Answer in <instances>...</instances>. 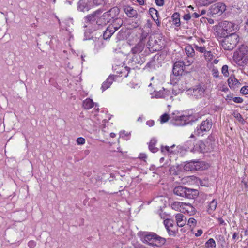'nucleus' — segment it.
I'll return each instance as SVG.
<instances>
[{
  "mask_svg": "<svg viewBox=\"0 0 248 248\" xmlns=\"http://www.w3.org/2000/svg\"><path fill=\"white\" fill-rule=\"evenodd\" d=\"M146 124L149 126L151 127L154 125V121L153 120H149L146 122Z\"/></svg>",
  "mask_w": 248,
  "mask_h": 248,
  "instance_id": "nucleus-57",
  "label": "nucleus"
},
{
  "mask_svg": "<svg viewBox=\"0 0 248 248\" xmlns=\"http://www.w3.org/2000/svg\"><path fill=\"white\" fill-rule=\"evenodd\" d=\"M94 103L93 100L90 98H87L83 103V106L84 108L89 109L93 107Z\"/></svg>",
  "mask_w": 248,
  "mask_h": 248,
  "instance_id": "nucleus-30",
  "label": "nucleus"
},
{
  "mask_svg": "<svg viewBox=\"0 0 248 248\" xmlns=\"http://www.w3.org/2000/svg\"><path fill=\"white\" fill-rule=\"evenodd\" d=\"M193 46H194V49L196 51H197L200 53H205V52L206 51V49H205V46H204L200 45L197 44L196 43H194L193 44Z\"/></svg>",
  "mask_w": 248,
  "mask_h": 248,
  "instance_id": "nucleus-34",
  "label": "nucleus"
},
{
  "mask_svg": "<svg viewBox=\"0 0 248 248\" xmlns=\"http://www.w3.org/2000/svg\"><path fill=\"white\" fill-rule=\"evenodd\" d=\"M128 135V132H126L125 131H122L120 132V137L123 138L124 136H127Z\"/></svg>",
  "mask_w": 248,
  "mask_h": 248,
  "instance_id": "nucleus-59",
  "label": "nucleus"
},
{
  "mask_svg": "<svg viewBox=\"0 0 248 248\" xmlns=\"http://www.w3.org/2000/svg\"><path fill=\"white\" fill-rule=\"evenodd\" d=\"M240 93L244 95L248 94V86L242 87L240 90Z\"/></svg>",
  "mask_w": 248,
  "mask_h": 248,
  "instance_id": "nucleus-47",
  "label": "nucleus"
},
{
  "mask_svg": "<svg viewBox=\"0 0 248 248\" xmlns=\"http://www.w3.org/2000/svg\"><path fill=\"white\" fill-rule=\"evenodd\" d=\"M221 72L222 74L225 77H228L229 75V73L228 71V66L227 65H224L222 66L221 68Z\"/></svg>",
  "mask_w": 248,
  "mask_h": 248,
  "instance_id": "nucleus-43",
  "label": "nucleus"
},
{
  "mask_svg": "<svg viewBox=\"0 0 248 248\" xmlns=\"http://www.w3.org/2000/svg\"><path fill=\"white\" fill-rule=\"evenodd\" d=\"M94 47L97 51L103 47V43L102 39H98L96 40L94 43Z\"/></svg>",
  "mask_w": 248,
  "mask_h": 248,
  "instance_id": "nucleus-40",
  "label": "nucleus"
},
{
  "mask_svg": "<svg viewBox=\"0 0 248 248\" xmlns=\"http://www.w3.org/2000/svg\"><path fill=\"white\" fill-rule=\"evenodd\" d=\"M155 233L154 232H150L147 234L142 238V242L144 243L148 244L149 245L154 246V238L155 237Z\"/></svg>",
  "mask_w": 248,
  "mask_h": 248,
  "instance_id": "nucleus-14",
  "label": "nucleus"
},
{
  "mask_svg": "<svg viewBox=\"0 0 248 248\" xmlns=\"http://www.w3.org/2000/svg\"><path fill=\"white\" fill-rule=\"evenodd\" d=\"M183 213H186L189 215H194L196 210L195 208L192 206V205L189 203H185L184 206V212Z\"/></svg>",
  "mask_w": 248,
  "mask_h": 248,
  "instance_id": "nucleus-21",
  "label": "nucleus"
},
{
  "mask_svg": "<svg viewBox=\"0 0 248 248\" xmlns=\"http://www.w3.org/2000/svg\"><path fill=\"white\" fill-rule=\"evenodd\" d=\"M175 121H186V119H189V122H194L196 120L195 117L192 114H189L187 115L176 116H172L171 117Z\"/></svg>",
  "mask_w": 248,
  "mask_h": 248,
  "instance_id": "nucleus-15",
  "label": "nucleus"
},
{
  "mask_svg": "<svg viewBox=\"0 0 248 248\" xmlns=\"http://www.w3.org/2000/svg\"><path fill=\"white\" fill-rule=\"evenodd\" d=\"M192 95L196 98H201L204 96L205 92V88L204 85H199L195 88L189 90Z\"/></svg>",
  "mask_w": 248,
  "mask_h": 248,
  "instance_id": "nucleus-8",
  "label": "nucleus"
},
{
  "mask_svg": "<svg viewBox=\"0 0 248 248\" xmlns=\"http://www.w3.org/2000/svg\"><path fill=\"white\" fill-rule=\"evenodd\" d=\"M130 69V68L127 66H124L122 69V71L120 72V74H121V76L126 78L128 75Z\"/></svg>",
  "mask_w": 248,
  "mask_h": 248,
  "instance_id": "nucleus-41",
  "label": "nucleus"
},
{
  "mask_svg": "<svg viewBox=\"0 0 248 248\" xmlns=\"http://www.w3.org/2000/svg\"><path fill=\"white\" fill-rule=\"evenodd\" d=\"M183 62V63L185 64V66H188L190 65L194 62V58L193 57H187L185 58L184 60L181 61Z\"/></svg>",
  "mask_w": 248,
  "mask_h": 248,
  "instance_id": "nucleus-35",
  "label": "nucleus"
},
{
  "mask_svg": "<svg viewBox=\"0 0 248 248\" xmlns=\"http://www.w3.org/2000/svg\"><path fill=\"white\" fill-rule=\"evenodd\" d=\"M239 41V36L236 33H231L224 37L221 41V46L225 50H232Z\"/></svg>",
  "mask_w": 248,
  "mask_h": 248,
  "instance_id": "nucleus-3",
  "label": "nucleus"
},
{
  "mask_svg": "<svg viewBox=\"0 0 248 248\" xmlns=\"http://www.w3.org/2000/svg\"><path fill=\"white\" fill-rule=\"evenodd\" d=\"M188 224L190 226H195L196 224V220L194 218H190L188 220Z\"/></svg>",
  "mask_w": 248,
  "mask_h": 248,
  "instance_id": "nucleus-49",
  "label": "nucleus"
},
{
  "mask_svg": "<svg viewBox=\"0 0 248 248\" xmlns=\"http://www.w3.org/2000/svg\"><path fill=\"white\" fill-rule=\"evenodd\" d=\"M169 118H170V117L167 114L165 113V114H163L160 117L161 123L162 124V123H164L167 122L168 120H169Z\"/></svg>",
  "mask_w": 248,
  "mask_h": 248,
  "instance_id": "nucleus-46",
  "label": "nucleus"
},
{
  "mask_svg": "<svg viewBox=\"0 0 248 248\" xmlns=\"http://www.w3.org/2000/svg\"><path fill=\"white\" fill-rule=\"evenodd\" d=\"M77 142L79 145H82L85 143V140L82 137H79L77 139Z\"/></svg>",
  "mask_w": 248,
  "mask_h": 248,
  "instance_id": "nucleus-50",
  "label": "nucleus"
},
{
  "mask_svg": "<svg viewBox=\"0 0 248 248\" xmlns=\"http://www.w3.org/2000/svg\"><path fill=\"white\" fill-rule=\"evenodd\" d=\"M226 6L225 4L222 2H218L210 7V12L212 15H221L225 10Z\"/></svg>",
  "mask_w": 248,
  "mask_h": 248,
  "instance_id": "nucleus-7",
  "label": "nucleus"
},
{
  "mask_svg": "<svg viewBox=\"0 0 248 248\" xmlns=\"http://www.w3.org/2000/svg\"><path fill=\"white\" fill-rule=\"evenodd\" d=\"M192 17L196 18L199 17L200 15L198 14H197V13H194L192 14Z\"/></svg>",
  "mask_w": 248,
  "mask_h": 248,
  "instance_id": "nucleus-64",
  "label": "nucleus"
},
{
  "mask_svg": "<svg viewBox=\"0 0 248 248\" xmlns=\"http://www.w3.org/2000/svg\"><path fill=\"white\" fill-rule=\"evenodd\" d=\"M148 48L152 51H157L160 48L157 41L154 36H150L147 44Z\"/></svg>",
  "mask_w": 248,
  "mask_h": 248,
  "instance_id": "nucleus-11",
  "label": "nucleus"
},
{
  "mask_svg": "<svg viewBox=\"0 0 248 248\" xmlns=\"http://www.w3.org/2000/svg\"><path fill=\"white\" fill-rule=\"evenodd\" d=\"M217 205V200L216 199L213 200L209 204L207 212L209 214L212 213L216 209Z\"/></svg>",
  "mask_w": 248,
  "mask_h": 248,
  "instance_id": "nucleus-27",
  "label": "nucleus"
},
{
  "mask_svg": "<svg viewBox=\"0 0 248 248\" xmlns=\"http://www.w3.org/2000/svg\"><path fill=\"white\" fill-rule=\"evenodd\" d=\"M173 193L176 195L180 197L193 199L194 198V196L196 195L197 191L193 189H189L185 187L179 186L174 188Z\"/></svg>",
  "mask_w": 248,
  "mask_h": 248,
  "instance_id": "nucleus-4",
  "label": "nucleus"
},
{
  "mask_svg": "<svg viewBox=\"0 0 248 248\" xmlns=\"http://www.w3.org/2000/svg\"><path fill=\"white\" fill-rule=\"evenodd\" d=\"M228 85L231 88L235 89L241 84L238 80L234 76H231L228 79Z\"/></svg>",
  "mask_w": 248,
  "mask_h": 248,
  "instance_id": "nucleus-16",
  "label": "nucleus"
},
{
  "mask_svg": "<svg viewBox=\"0 0 248 248\" xmlns=\"http://www.w3.org/2000/svg\"><path fill=\"white\" fill-rule=\"evenodd\" d=\"M123 10L126 15L129 17H135L136 18L138 16V13L137 11L134 9L132 7L125 5L123 7Z\"/></svg>",
  "mask_w": 248,
  "mask_h": 248,
  "instance_id": "nucleus-13",
  "label": "nucleus"
},
{
  "mask_svg": "<svg viewBox=\"0 0 248 248\" xmlns=\"http://www.w3.org/2000/svg\"><path fill=\"white\" fill-rule=\"evenodd\" d=\"M186 87L183 86L182 84L180 85L179 83L175 84L173 86L172 92L174 95H177L179 93L184 91Z\"/></svg>",
  "mask_w": 248,
  "mask_h": 248,
  "instance_id": "nucleus-26",
  "label": "nucleus"
},
{
  "mask_svg": "<svg viewBox=\"0 0 248 248\" xmlns=\"http://www.w3.org/2000/svg\"><path fill=\"white\" fill-rule=\"evenodd\" d=\"M207 168V166L202 161H192L185 165V169L187 168L195 170H204Z\"/></svg>",
  "mask_w": 248,
  "mask_h": 248,
  "instance_id": "nucleus-6",
  "label": "nucleus"
},
{
  "mask_svg": "<svg viewBox=\"0 0 248 248\" xmlns=\"http://www.w3.org/2000/svg\"><path fill=\"white\" fill-rule=\"evenodd\" d=\"M221 26L222 29L228 33L234 31L235 25L232 22L224 21L221 22Z\"/></svg>",
  "mask_w": 248,
  "mask_h": 248,
  "instance_id": "nucleus-12",
  "label": "nucleus"
},
{
  "mask_svg": "<svg viewBox=\"0 0 248 248\" xmlns=\"http://www.w3.org/2000/svg\"><path fill=\"white\" fill-rule=\"evenodd\" d=\"M175 146V145L174 144L172 145L170 147H169L168 146H162L161 147V151L162 153L164 154H165L166 153L171 154L173 153V151L170 149H173Z\"/></svg>",
  "mask_w": 248,
  "mask_h": 248,
  "instance_id": "nucleus-33",
  "label": "nucleus"
},
{
  "mask_svg": "<svg viewBox=\"0 0 248 248\" xmlns=\"http://www.w3.org/2000/svg\"><path fill=\"white\" fill-rule=\"evenodd\" d=\"M28 245L30 248H33L36 246V242L33 240H31L28 242Z\"/></svg>",
  "mask_w": 248,
  "mask_h": 248,
  "instance_id": "nucleus-52",
  "label": "nucleus"
},
{
  "mask_svg": "<svg viewBox=\"0 0 248 248\" xmlns=\"http://www.w3.org/2000/svg\"><path fill=\"white\" fill-rule=\"evenodd\" d=\"M149 11L152 18H154V17H157L159 16V13L158 11L154 8H150Z\"/></svg>",
  "mask_w": 248,
  "mask_h": 248,
  "instance_id": "nucleus-42",
  "label": "nucleus"
},
{
  "mask_svg": "<svg viewBox=\"0 0 248 248\" xmlns=\"http://www.w3.org/2000/svg\"><path fill=\"white\" fill-rule=\"evenodd\" d=\"M140 159H142L143 160H145V159L147 158V155L144 153H140V154L139 157Z\"/></svg>",
  "mask_w": 248,
  "mask_h": 248,
  "instance_id": "nucleus-54",
  "label": "nucleus"
},
{
  "mask_svg": "<svg viewBox=\"0 0 248 248\" xmlns=\"http://www.w3.org/2000/svg\"><path fill=\"white\" fill-rule=\"evenodd\" d=\"M137 1L140 5H143L144 4V0H137Z\"/></svg>",
  "mask_w": 248,
  "mask_h": 248,
  "instance_id": "nucleus-63",
  "label": "nucleus"
},
{
  "mask_svg": "<svg viewBox=\"0 0 248 248\" xmlns=\"http://www.w3.org/2000/svg\"><path fill=\"white\" fill-rule=\"evenodd\" d=\"M184 19L186 21L189 20L191 18V16L189 14H186L183 16Z\"/></svg>",
  "mask_w": 248,
  "mask_h": 248,
  "instance_id": "nucleus-56",
  "label": "nucleus"
},
{
  "mask_svg": "<svg viewBox=\"0 0 248 248\" xmlns=\"http://www.w3.org/2000/svg\"><path fill=\"white\" fill-rule=\"evenodd\" d=\"M172 222V221L170 219H165L164 221V224L170 235L175 234V231L170 230V227H173Z\"/></svg>",
  "mask_w": 248,
  "mask_h": 248,
  "instance_id": "nucleus-25",
  "label": "nucleus"
},
{
  "mask_svg": "<svg viewBox=\"0 0 248 248\" xmlns=\"http://www.w3.org/2000/svg\"><path fill=\"white\" fill-rule=\"evenodd\" d=\"M155 236L154 246L161 247L165 244L166 241L165 238L160 237L156 233L155 234Z\"/></svg>",
  "mask_w": 248,
  "mask_h": 248,
  "instance_id": "nucleus-20",
  "label": "nucleus"
},
{
  "mask_svg": "<svg viewBox=\"0 0 248 248\" xmlns=\"http://www.w3.org/2000/svg\"><path fill=\"white\" fill-rule=\"evenodd\" d=\"M212 75L214 78H218L220 76L219 75V71L217 68L216 67H213V69L211 70Z\"/></svg>",
  "mask_w": 248,
  "mask_h": 248,
  "instance_id": "nucleus-45",
  "label": "nucleus"
},
{
  "mask_svg": "<svg viewBox=\"0 0 248 248\" xmlns=\"http://www.w3.org/2000/svg\"><path fill=\"white\" fill-rule=\"evenodd\" d=\"M155 1L158 6H161L164 4V0H155Z\"/></svg>",
  "mask_w": 248,
  "mask_h": 248,
  "instance_id": "nucleus-55",
  "label": "nucleus"
},
{
  "mask_svg": "<svg viewBox=\"0 0 248 248\" xmlns=\"http://www.w3.org/2000/svg\"><path fill=\"white\" fill-rule=\"evenodd\" d=\"M163 98L168 99H171L172 97L171 95V92L169 90H166L165 89H163Z\"/></svg>",
  "mask_w": 248,
  "mask_h": 248,
  "instance_id": "nucleus-36",
  "label": "nucleus"
},
{
  "mask_svg": "<svg viewBox=\"0 0 248 248\" xmlns=\"http://www.w3.org/2000/svg\"><path fill=\"white\" fill-rule=\"evenodd\" d=\"M157 142V140L152 138L149 143V149L153 153H156L158 151V148L155 147Z\"/></svg>",
  "mask_w": 248,
  "mask_h": 248,
  "instance_id": "nucleus-28",
  "label": "nucleus"
},
{
  "mask_svg": "<svg viewBox=\"0 0 248 248\" xmlns=\"http://www.w3.org/2000/svg\"><path fill=\"white\" fill-rule=\"evenodd\" d=\"M132 55V57L128 61V64L134 69L137 67L136 64L141 65L143 63V61L142 60L140 55Z\"/></svg>",
  "mask_w": 248,
  "mask_h": 248,
  "instance_id": "nucleus-10",
  "label": "nucleus"
},
{
  "mask_svg": "<svg viewBox=\"0 0 248 248\" xmlns=\"http://www.w3.org/2000/svg\"><path fill=\"white\" fill-rule=\"evenodd\" d=\"M233 101L237 103H241L243 101V99L240 97H235L233 98Z\"/></svg>",
  "mask_w": 248,
  "mask_h": 248,
  "instance_id": "nucleus-51",
  "label": "nucleus"
},
{
  "mask_svg": "<svg viewBox=\"0 0 248 248\" xmlns=\"http://www.w3.org/2000/svg\"><path fill=\"white\" fill-rule=\"evenodd\" d=\"M225 98L227 101L233 100V95L232 94L230 93L229 94L227 95Z\"/></svg>",
  "mask_w": 248,
  "mask_h": 248,
  "instance_id": "nucleus-53",
  "label": "nucleus"
},
{
  "mask_svg": "<svg viewBox=\"0 0 248 248\" xmlns=\"http://www.w3.org/2000/svg\"><path fill=\"white\" fill-rule=\"evenodd\" d=\"M184 204L185 202H174L171 204V208L176 211L183 212H184Z\"/></svg>",
  "mask_w": 248,
  "mask_h": 248,
  "instance_id": "nucleus-23",
  "label": "nucleus"
},
{
  "mask_svg": "<svg viewBox=\"0 0 248 248\" xmlns=\"http://www.w3.org/2000/svg\"><path fill=\"white\" fill-rule=\"evenodd\" d=\"M89 9L88 1L87 0H81L78 3V9L82 12L88 11Z\"/></svg>",
  "mask_w": 248,
  "mask_h": 248,
  "instance_id": "nucleus-19",
  "label": "nucleus"
},
{
  "mask_svg": "<svg viewBox=\"0 0 248 248\" xmlns=\"http://www.w3.org/2000/svg\"><path fill=\"white\" fill-rule=\"evenodd\" d=\"M212 126V122L211 120L207 119L203 121L200 125L197 127L196 129L195 130L194 134H192L190 137H193L195 136L203 135L204 133L210 130Z\"/></svg>",
  "mask_w": 248,
  "mask_h": 248,
  "instance_id": "nucleus-5",
  "label": "nucleus"
},
{
  "mask_svg": "<svg viewBox=\"0 0 248 248\" xmlns=\"http://www.w3.org/2000/svg\"><path fill=\"white\" fill-rule=\"evenodd\" d=\"M204 57L207 61L211 62L215 57V56L212 53V52L210 51H207L205 52Z\"/></svg>",
  "mask_w": 248,
  "mask_h": 248,
  "instance_id": "nucleus-38",
  "label": "nucleus"
},
{
  "mask_svg": "<svg viewBox=\"0 0 248 248\" xmlns=\"http://www.w3.org/2000/svg\"><path fill=\"white\" fill-rule=\"evenodd\" d=\"M114 81V76L113 75H110L108 78L104 81L102 85L101 89L103 91L108 89Z\"/></svg>",
  "mask_w": 248,
  "mask_h": 248,
  "instance_id": "nucleus-17",
  "label": "nucleus"
},
{
  "mask_svg": "<svg viewBox=\"0 0 248 248\" xmlns=\"http://www.w3.org/2000/svg\"><path fill=\"white\" fill-rule=\"evenodd\" d=\"M189 123V119H186V121H176L175 124L179 126H183Z\"/></svg>",
  "mask_w": 248,
  "mask_h": 248,
  "instance_id": "nucleus-44",
  "label": "nucleus"
},
{
  "mask_svg": "<svg viewBox=\"0 0 248 248\" xmlns=\"http://www.w3.org/2000/svg\"><path fill=\"white\" fill-rule=\"evenodd\" d=\"M185 68V64L181 61L176 62L173 68V73L176 76L181 75Z\"/></svg>",
  "mask_w": 248,
  "mask_h": 248,
  "instance_id": "nucleus-9",
  "label": "nucleus"
},
{
  "mask_svg": "<svg viewBox=\"0 0 248 248\" xmlns=\"http://www.w3.org/2000/svg\"><path fill=\"white\" fill-rule=\"evenodd\" d=\"M175 219L177 224L179 227L184 226L186 223V219H184V216L182 214H177L175 216Z\"/></svg>",
  "mask_w": 248,
  "mask_h": 248,
  "instance_id": "nucleus-22",
  "label": "nucleus"
},
{
  "mask_svg": "<svg viewBox=\"0 0 248 248\" xmlns=\"http://www.w3.org/2000/svg\"><path fill=\"white\" fill-rule=\"evenodd\" d=\"M205 42V40L203 39H199L198 41V45H202V44L204 43Z\"/></svg>",
  "mask_w": 248,
  "mask_h": 248,
  "instance_id": "nucleus-61",
  "label": "nucleus"
},
{
  "mask_svg": "<svg viewBox=\"0 0 248 248\" xmlns=\"http://www.w3.org/2000/svg\"><path fill=\"white\" fill-rule=\"evenodd\" d=\"M185 52L188 57H193L195 54L194 46L188 45L185 47Z\"/></svg>",
  "mask_w": 248,
  "mask_h": 248,
  "instance_id": "nucleus-29",
  "label": "nucleus"
},
{
  "mask_svg": "<svg viewBox=\"0 0 248 248\" xmlns=\"http://www.w3.org/2000/svg\"><path fill=\"white\" fill-rule=\"evenodd\" d=\"M144 47V45L142 42H140L136 45L131 50L132 54L140 55V53L142 51Z\"/></svg>",
  "mask_w": 248,
  "mask_h": 248,
  "instance_id": "nucleus-18",
  "label": "nucleus"
},
{
  "mask_svg": "<svg viewBox=\"0 0 248 248\" xmlns=\"http://www.w3.org/2000/svg\"><path fill=\"white\" fill-rule=\"evenodd\" d=\"M216 246V242L213 238H210L206 243L207 248H215Z\"/></svg>",
  "mask_w": 248,
  "mask_h": 248,
  "instance_id": "nucleus-39",
  "label": "nucleus"
},
{
  "mask_svg": "<svg viewBox=\"0 0 248 248\" xmlns=\"http://www.w3.org/2000/svg\"><path fill=\"white\" fill-rule=\"evenodd\" d=\"M116 12L118 14V10L112 8L101 16V11H96L93 14L87 16L85 17V20L91 24L95 23L98 25H106L110 21L111 18H114L112 15L115 14Z\"/></svg>",
  "mask_w": 248,
  "mask_h": 248,
  "instance_id": "nucleus-1",
  "label": "nucleus"
},
{
  "mask_svg": "<svg viewBox=\"0 0 248 248\" xmlns=\"http://www.w3.org/2000/svg\"><path fill=\"white\" fill-rule=\"evenodd\" d=\"M173 24L177 27L180 25V15L178 13H174L172 16Z\"/></svg>",
  "mask_w": 248,
  "mask_h": 248,
  "instance_id": "nucleus-32",
  "label": "nucleus"
},
{
  "mask_svg": "<svg viewBox=\"0 0 248 248\" xmlns=\"http://www.w3.org/2000/svg\"><path fill=\"white\" fill-rule=\"evenodd\" d=\"M116 31V29H114L111 26H109L103 33V38L107 39L110 38Z\"/></svg>",
  "mask_w": 248,
  "mask_h": 248,
  "instance_id": "nucleus-24",
  "label": "nucleus"
},
{
  "mask_svg": "<svg viewBox=\"0 0 248 248\" xmlns=\"http://www.w3.org/2000/svg\"><path fill=\"white\" fill-rule=\"evenodd\" d=\"M153 19L155 21V22L156 23L157 26H160V23L158 19V16L157 17H154V18H153Z\"/></svg>",
  "mask_w": 248,
  "mask_h": 248,
  "instance_id": "nucleus-60",
  "label": "nucleus"
},
{
  "mask_svg": "<svg viewBox=\"0 0 248 248\" xmlns=\"http://www.w3.org/2000/svg\"><path fill=\"white\" fill-rule=\"evenodd\" d=\"M163 90H160L158 92H155V93L154 94L155 95V97L157 98H163Z\"/></svg>",
  "mask_w": 248,
  "mask_h": 248,
  "instance_id": "nucleus-48",
  "label": "nucleus"
},
{
  "mask_svg": "<svg viewBox=\"0 0 248 248\" xmlns=\"http://www.w3.org/2000/svg\"><path fill=\"white\" fill-rule=\"evenodd\" d=\"M202 232H203L202 230L201 229H200L197 231V232L196 233H195V235L196 236L198 237V236H201L202 234Z\"/></svg>",
  "mask_w": 248,
  "mask_h": 248,
  "instance_id": "nucleus-58",
  "label": "nucleus"
},
{
  "mask_svg": "<svg viewBox=\"0 0 248 248\" xmlns=\"http://www.w3.org/2000/svg\"><path fill=\"white\" fill-rule=\"evenodd\" d=\"M233 60L240 66L247 64L248 62V50L246 46H241L233 55Z\"/></svg>",
  "mask_w": 248,
  "mask_h": 248,
  "instance_id": "nucleus-2",
  "label": "nucleus"
},
{
  "mask_svg": "<svg viewBox=\"0 0 248 248\" xmlns=\"http://www.w3.org/2000/svg\"><path fill=\"white\" fill-rule=\"evenodd\" d=\"M122 19L120 18H116L114 19L113 23L111 26L117 31L122 25Z\"/></svg>",
  "mask_w": 248,
  "mask_h": 248,
  "instance_id": "nucleus-31",
  "label": "nucleus"
},
{
  "mask_svg": "<svg viewBox=\"0 0 248 248\" xmlns=\"http://www.w3.org/2000/svg\"><path fill=\"white\" fill-rule=\"evenodd\" d=\"M197 146H198L199 150L201 152H208V149L206 148V146L203 141H200Z\"/></svg>",
  "mask_w": 248,
  "mask_h": 248,
  "instance_id": "nucleus-37",
  "label": "nucleus"
},
{
  "mask_svg": "<svg viewBox=\"0 0 248 248\" xmlns=\"http://www.w3.org/2000/svg\"><path fill=\"white\" fill-rule=\"evenodd\" d=\"M217 0H205L206 4H211V3H213Z\"/></svg>",
  "mask_w": 248,
  "mask_h": 248,
  "instance_id": "nucleus-62",
  "label": "nucleus"
}]
</instances>
